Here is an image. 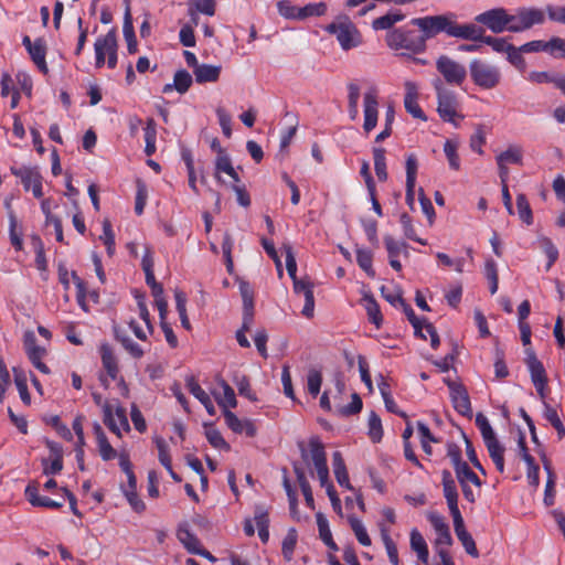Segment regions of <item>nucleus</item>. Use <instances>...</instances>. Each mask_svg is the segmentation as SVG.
Listing matches in <instances>:
<instances>
[{"instance_id": "nucleus-11", "label": "nucleus", "mask_w": 565, "mask_h": 565, "mask_svg": "<svg viewBox=\"0 0 565 565\" xmlns=\"http://www.w3.org/2000/svg\"><path fill=\"white\" fill-rule=\"evenodd\" d=\"M441 484L444 497L447 501L448 509L454 519H458L461 515V512L458 508V490L456 482L449 470H443L441 472Z\"/></svg>"}, {"instance_id": "nucleus-19", "label": "nucleus", "mask_w": 565, "mask_h": 565, "mask_svg": "<svg viewBox=\"0 0 565 565\" xmlns=\"http://www.w3.org/2000/svg\"><path fill=\"white\" fill-rule=\"evenodd\" d=\"M10 172L20 179V182L26 192L30 191L32 185L38 181L43 180L38 167H11Z\"/></svg>"}, {"instance_id": "nucleus-36", "label": "nucleus", "mask_w": 565, "mask_h": 565, "mask_svg": "<svg viewBox=\"0 0 565 565\" xmlns=\"http://www.w3.org/2000/svg\"><path fill=\"white\" fill-rule=\"evenodd\" d=\"M8 218L10 243L17 250H21L23 247L22 228L19 226L17 215L12 210L8 212Z\"/></svg>"}, {"instance_id": "nucleus-61", "label": "nucleus", "mask_w": 565, "mask_h": 565, "mask_svg": "<svg viewBox=\"0 0 565 565\" xmlns=\"http://www.w3.org/2000/svg\"><path fill=\"white\" fill-rule=\"evenodd\" d=\"M406 183L416 184L418 160L416 154L408 153L405 161Z\"/></svg>"}, {"instance_id": "nucleus-53", "label": "nucleus", "mask_w": 565, "mask_h": 565, "mask_svg": "<svg viewBox=\"0 0 565 565\" xmlns=\"http://www.w3.org/2000/svg\"><path fill=\"white\" fill-rule=\"evenodd\" d=\"M455 472L459 483L470 482L477 487L482 484L480 478L470 469L467 462L461 465Z\"/></svg>"}, {"instance_id": "nucleus-25", "label": "nucleus", "mask_w": 565, "mask_h": 565, "mask_svg": "<svg viewBox=\"0 0 565 565\" xmlns=\"http://www.w3.org/2000/svg\"><path fill=\"white\" fill-rule=\"evenodd\" d=\"M186 387L190 393L200 401V403L205 407L209 415H215V407L210 397V395L200 386L194 376H189L186 379Z\"/></svg>"}, {"instance_id": "nucleus-16", "label": "nucleus", "mask_w": 565, "mask_h": 565, "mask_svg": "<svg viewBox=\"0 0 565 565\" xmlns=\"http://www.w3.org/2000/svg\"><path fill=\"white\" fill-rule=\"evenodd\" d=\"M450 36L460 38L473 42H482L486 35L484 30L482 28L477 26L473 23L458 24L456 23V19H454Z\"/></svg>"}, {"instance_id": "nucleus-5", "label": "nucleus", "mask_w": 565, "mask_h": 565, "mask_svg": "<svg viewBox=\"0 0 565 565\" xmlns=\"http://www.w3.org/2000/svg\"><path fill=\"white\" fill-rule=\"evenodd\" d=\"M469 73L473 84L481 89H493L501 82L499 67L479 58H473L469 63Z\"/></svg>"}, {"instance_id": "nucleus-26", "label": "nucleus", "mask_w": 565, "mask_h": 565, "mask_svg": "<svg viewBox=\"0 0 565 565\" xmlns=\"http://www.w3.org/2000/svg\"><path fill=\"white\" fill-rule=\"evenodd\" d=\"M527 370L530 372L533 385L541 383H548L545 367L543 363L536 358L534 352L527 354L525 359Z\"/></svg>"}, {"instance_id": "nucleus-57", "label": "nucleus", "mask_w": 565, "mask_h": 565, "mask_svg": "<svg viewBox=\"0 0 565 565\" xmlns=\"http://www.w3.org/2000/svg\"><path fill=\"white\" fill-rule=\"evenodd\" d=\"M223 397L217 398L218 405L224 409L234 408L237 405L234 390L226 383L222 382Z\"/></svg>"}, {"instance_id": "nucleus-12", "label": "nucleus", "mask_w": 565, "mask_h": 565, "mask_svg": "<svg viewBox=\"0 0 565 565\" xmlns=\"http://www.w3.org/2000/svg\"><path fill=\"white\" fill-rule=\"evenodd\" d=\"M427 519L436 533L435 545L438 548H447L452 544L450 529L445 518L437 512H430Z\"/></svg>"}, {"instance_id": "nucleus-56", "label": "nucleus", "mask_w": 565, "mask_h": 565, "mask_svg": "<svg viewBox=\"0 0 565 565\" xmlns=\"http://www.w3.org/2000/svg\"><path fill=\"white\" fill-rule=\"evenodd\" d=\"M233 168L234 167L232 164V160L226 151L216 156L215 178L217 179V181H222L221 175H220L222 172L223 173L233 172Z\"/></svg>"}, {"instance_id": "nucleus-15", "label": "nucleus", "mask_w": 565, "mask_h": 565, "mask_svg": "<svg viewBox=\"0 0 565 565\" xmlns=\"http://www.w3.org/2000/svg\"><path fill=\"white\" fill-rule=\"evenodd\" d=\"M292 284L294 291L296 294H302L305 297L302 315L307 318H311L315 311L313 284L308 278H298L294 280Z\"/></svg>"}, {"instance_id": "nucleus-23", "label": "nucleus", "mask_w": 565, "mask_h": 565, "mask_svg": "<svg viewBox=\"0 0 565 565\" xmlns=\"http://www.w3.org/2000/svg\"><path fill=\"white\" fill-rule=\"evenodd\" d=\"M93 431L96 437L99 455L104 461L113 460L117 457L116 449L108 441L102 426L98 423L93 425Z\"/></svg>"}, {"instance_id": "nucleus-29", "label": "nucleus", "mask_w": 565, "mask_h": 565, "mask_svg": "<svg viewBox=\"0 0 565 565\" xmlns=\"http://www.w3.org/2000/svg\"><path fill=\"white\" fill-rule=\"evenodd\" d=\"M192 76L185 70H179L175 72L172 84H166L162 92L168 94L175 89L180 94H184L189 90L192 85Z\"/></svg>"}, {"instance_id": "nucleus-47", "label": "nucleus", "mask_w": 565, "mask_h": 565, "mask_svg": "<svg viewBox=\"0 0 565 565\" xmlns=\"http://www.w3.org/2000/svg\"><path fill=\"white\" fill-rule=\"evenodd\" d=\"M349 523L358 542L363 546H370L372 541L362 521L352 515L349 516Z\"/></svg>"}, {"instance_id": "nucleus-3", "label": "nucleus", "mask_w": 565, "mask_h": 565, "mask_svg": "<svg viewBox=\"0 0 565 565\" xmlns=\"http://www.w3.org/2000/svg\"><path fill=\"white\" fill-rule=\"evenodd\" d=\"M386 44L392 50H405L412 54L423 53L426 43L420 33L415 30L394 29L386 34Z\"/></svg>"}, {"instance_id": "nucleus-50", "label": "nucleus", "mask_w": 565, "mask_h": 565, "mask_svg": "<svg viewBox=\"0 0 565 565\" xmlns=\"http://www.w3.org/2000/svg\"><path fill=\"white\" fill-rule=\"evenodd\" d=\"M399 223L402 225L404 235L406 238L417 242L420 245H427V241L416 235V230L413 225V220L407 213H402L399 216Z\"/></svg>"}, {"instance_id": "nucleus-59", "label": "nucleus", "mask_w": 565, "mask_h": 565, "mask_svg": "<svg viewBox=\"0 0 565 565\" xmlns=\"http://www.w3.org/2000/svg\"><path fill=\"white\" fill-rule=\"evenodd\" d=\"M522 161V153L516 148H509L505 151L501 152L497 157V163L498 166H503L508 163H515L519 164Z\"/></svg>"}, {"instance_id": "nucleus-4", "label": "nucleus", "mask_w": 565, "mask_h": 565, "mask_svg": "<svg viewBox=\"0 0 565 565\" xmlns=\"http://www.w3.org/2000/svg\"><path fill=\"white\" fill-rule=\"evenodd\" d=\"M309 448H310V456H311L313 466L317 470L318 479L320 481V486L322 488H326L327 494L330 500L332 498H338L339 495L334 489V486L329 480V468L327 465V454L324 450V446L318 436L310 437Z\"/></svg>"}, {"instance_id": "nucleus-60", "label": "nucleus", "mask_w": 565, "mask_h": 565, "mask_svg": "<svg viewBox=\"0 0 565 565\" xmlns=\"http://www.w3.org/2000/svg\"><path fill=\"white\" fill-rule=\"evenodd\" d=\"M43 473L45 476L58 475L63 469V457L55 456V458L42 460Z\"/></svg>"}, {"instance_id": "nucleus-1", "label": "nucleus", "mask_w": 565, "mask_h": 565, "mask_svg": "<svg viewBox=\"0 0 565 565\" xmlns=\"http://www.w3.org/2000/svg\"><path fill=\"white\" fill-rule=\"evenodd\" d=\"M324 31L334 35L343 51H350L362 45L363 36L355 23L347 14H339L324 26Z\"/></svg>"}, {"instance_id": "nucleus-63", "label": "nucleus", "mask_w": 565, "mask_h": 565, "mask_svg": "<svg viewBox=\"0 0 565 565\" xmlns=\"http://www.w3.org/2000/svg\"><path fill=\"white\" fill-rule=\"evenodd\" d=\"M297 544V534L291 530L282 541L281 552L286 561H291Z\"/></svg>"}, {"instance_id": "nucleus-45", "label": "nucleus", "mask_w": 565, "mask_h": 565, "mask_svg": "<svg viewBox=\"0 0 565 565\" xmlns=\"http://www.w3.org/2000/svg\"><path fill=\"white\" fill-rule=\"evenodd\" d=\"M367 428H369L367 435H369L370 439L374 444L380 443L383 438V427H382V420L375 412H371L369 415Z\"/></svg>"}, {"instance_id": "nucleus-7", "label": "nucleus", "mask_w": 565, "mask_h": 565, "mask_svg": "<svg viewBox=\"0 0 565 565\" xmlns=\"http://www.w3.org/2000/svg\"><path fill=\"white\" fill-rule=\"evenodd\" d=\"M436 70L443 77V83L460 87L467 78L466 66L448 55H440L436 60Z\"/></svg>"}, {"instance_id": "nucleus-8", "label": "nucleus", "mask_w": 565, "mask_h": 565, "mask_svg": "<svg viewBox=\"0 0 565 565\" xmlns=\"http://www.w3.org/2000/svg\"><path fill=\"white\" fill-rule=\"evenodd\" d=\"M475 21L498 34L504 32L514 18L504 8H493L476 15Z\"/></svg>"}, {"instance_id": "nucleus-42", "label": "nucleus", "mask_w": 565, "mask_h": 565, "mask_svg": "<svg viewBox=\"0 0 565 565\" xmlns=\"http://www.w3.org/2000/svg\"><path fill=\"white\" fill-rule=\"evenodd\" d=\"M540 247L547 257V263L545 266L546 271H548L552 266L556 263L558 259V249L556 245L552 242L550 237H541L539 238Z\"/></svg>"}, {"instance_id": "nucleus-32", "label": "nucleus", "mask_w": 565, "mask_h": 565, "mask_svg": "<svg viewBox=\"0 0 565 565\" xmlns=\"http://www.w3.org/2000/svg\"><path fill=\"white\" fill-rule=\"evenodd\" d=\"M32 61L38 66V68L46 74L49 72L47 64L45 61L46 56V45L43 39H35L34 45L31 47V51H28Z\"/></svg>"}, {"instance_id": "nucleus-35", "label": "nucleus", "mask_w": 565, "mask_h": 565, "mask_svg": "<svg viewBox=\"0 0 565 565\" xmlns=\"http://www.w3.org/2000/svg\"><path fill=\"white\" fill-rule=\"evenodd\" d=\"M380 532L390 563L392 565H399L397 545L391 537L390 529H387L384 524H380Z\"/></svg>"}, {"instance_id": "nucleus-14", "label": "nucleus", "mask_w": 565, "mask_h": 565, "mask_svg": "<svg viewBox=\"0 0 565 565\" xmlns=\"http://www.w3.org/2000/svg\"><path fill=\"white\" fill-rule=\"evenodd\" d=\"M364 107V124L363 128L366 132H370L376 127L379 116V102L377 92L375 88L369 89L363 97Z\"/></svg>"}, {"instance_id": "nucleus-37", "label": "nucleus", "mask_w": 565, "mask_h": 565, "mask_svg": "<svg viewBox=\"0 0 565 565\" xmlns=\"http://www.w3.org/2000/svg\"><path fill=\"white\" fill-rule=\"evenodd\" d=\"M24 345L29 360L32 364L42 361V358L45 354V349L36 344V339L33 332L25 333Z\"/></svg>"}, {"instance_id": "nucleus-27", "label": "nucleus", "mask_w": 565, "mask_h": 565, "mask_svg": "<svg viewBox=\"0 0 565 565\" xmlns=\"http://www.w3.org/2000/svg\"><path fill=\"white\" fill-rule=\"evenodd\" d=\"M107 40H111L114 43H117V35L115 29H111L107 32V34L97 38L94 44L95 49V66L100 68L106 63V56L108 55V51L105 46V42Z\"/></svg>"}, {"instance_id": "nucleus-13", "label": "nucleus", "mask_w": 565, "mask_h": 565, "mask_svg": "<svg viewBox=\"0 0 565 565\" xmlns=\"http://www.w3.org/2000/svg\"><path fill=\"white\" fill-rule=\"evenodd\" d=\"M445 382L450 390L454 408L463 416H470L471 403L467 390L461 384L450 380H446Z\"/></svg>"}, {"instance_id": "nucleus-51", "label": "nucleus", "mask_w": 565, "mask_h": 565, "mask_svg": "<svg viewBox=\"0 0 565 565\" xmlns=\"http://www.w3.org/2000/svg\"><path fill=\"white\" fill-rule=\"evenodd\" d=\"M384 244L388 254V258H397L401 253H404L405 256H408V245L406 243L397 242L391 235H386L384 236Z\"/></svg>"}, {"instance_id": "nucleus-54", "label": "nucleus", "mask_w": 565, "mask_h": 565, "mask_svg": "<svg viewBox=\"0 0 565 565\" xmlns=\"http://www.w3.org/2000/svg\"><path fill=\"white\" fill-rule=\"evenodd\" d=\"M322 384L321 371L317 369H310L307 375V388L312 397L318 396Z\"/></svg>"}, {"instance_id": "nucleus-55", "label": "nucleus", "mask_w": 565, "mask_h": 565, "mask_svg": "<svg viewBox=\"0 0 565 565\" xmlns=\"http://www.w3.org/2000/svg\"><path fill=\"white\" fill-rule=\"evenodd\" d=\"M154 444H156V447H157L158 452H159V461H160V463L168 471H171L172 460H171V456H170V451H169V446H168L167 441L163 438L158 437V438L154 439Z\"/></svg>"}, {"instance_id": "nucleus-44", "label": "nucleus", "mask_w": 565, "mask_h": 565, "mask_svg": "<svg viewBox=\"0 0 565 565\" xmlns=\"http://www.w3.org/2000/svg\"><path fill=\"white\" fill-rule=\"evenodd\" d=\"M516 210L520 220L526 225L533 224V213L529 200L524 193L516 195Z\"/></svg>"}, {"instance_id": "nucleus-21", "label": "nucleus", "mask_w": 565, "mask_h": 565, "mask_svg": "<svg viewBox=\"0 0 565 565\" xmlns=\"http://www.w3.org/2000/svg\"><path fill=\"white\" fill-rule=\"evenodd\" d=\"M239 292L243 299L244 327L254 322V291L247 281L239 282Z\"/></svg>"}, {"instance_id": "nucleus-43", "label": "nucleus", "mask_w": 565, "mask_h": 565, "mask_svg": "<svg viewBox=\"0 0 565 565\" xmlns=\"http://www.w3.org/2000/svg\"><path fill=\"white\" fill-rule=\"evenodd\" d=\"M328 6L326 2L308 3L299 7L297 10V20H305L309 17H322L327 13Z\"/></svg>"}, {"instance_id": "nucleus-64", "label": "nucleus", "mask_w": 565, "mask_h": 565, "mask_svg": "<svg viewBox=\"0 0 565 565\" xmlns=\"http://www.w3.org/2000/svg\"><path fill=\"white\" fill-rule=\"evenodd\" d=\"M238 394L241 396H244L248 398L252 402L257 401L256 394L252 391L250 383L247 376L243 375L241 377H237L235 381Z\"/></svg>"}, {"instance_id": "nucleus-17", "label": "nucleus", "mask_w": 565, "mask_h": 565, "mask_svg": "<svg viewBox=\"0 0 565 565\" xmlns=\"http://www.w3.org/2000/svg\"><path fill=\"white\" fill-rule=\"evenodd\" d=\"M405 87L406 94L404 97V106L406 111L411 114L414 118L426 120L427 117L425 116V113L423 111L418 104L417 86L412 82H407L405 84Z\"/></svg>"}, {"instance_id": "nucleus-2", "label": "nucleus", "mask_w": 565, "mask_h": 565, "mask_svg": "<svg viewBox=\"0 0 565 565\" xmlns=\"http://www.w3.org/2000/svg\"><path fill=\"white\" fill-rule=\"evenodd\" d=\"M433 85L437 95V111L440 118L444 121L458 126V121L463 119V116L459 114V102L456 94L452 90L446 88L440 78L435 79Z\"/></svg>"}, {"instance_id": "nucleus-10", "label": "nucleus", "mask_w": 565, "mask_h": 565, "mask_svg": "<svg viewBox=\"0 0 565 565\" xmlns=\"http://www.w3.org/2000/svg\"><path fill=\"white\" fill-rule=\"evenodd\" d=\"M514 21H519L520 25H511L510 32H522L531 29L535 24H542L545 21L544 12L537 8H520L513 15Z\"/></svg>"}, {"instance_id": "nucleus-62", "label": "nucleus", "mask_w": 565, "mask_h": 565, "mask_svg": "<svg viewBox=\"0 0 565 565\" xmlns=\"http://www.w3.org/2000/svg\"><path fill=\"white\" fill-rule=\"evenodd\" d=\"M363 407L362 398L359 394L353 393L351 402L338 409V413L342 416H351L361 412Z\"/></svg>"}, {"instance_id": "nucleus-20", "label": "nucleus", "mask_w": 565, "mask_h": 565, "mask_svg": "<svg viewBox=\"0 0 565 565\" xmlns=\"http://www.w3.org/2000/svg\"><path fill=\"white\" fill-rule=\"evenodd\" d=\"M454 529L458 540L461 542L465 551L472 557H478L479 552L471 534L466 530L463 518L454 519Z\"/></svg>"}, {"instance_id": "nucleus-48", "label": "nucleus", "mask_w": 565, "mask_h": 565, "mask_svg": "<svg viewBox=\"0 0 565 565\" xmlns=\"http://www.w3.org/2000/svg\"><path fill=\"white\" fill-rule=\"evenodd\" d=\"M458 142L452 139H447L444 143V152L448 160L450 169L458 171L460 169V158L458 154Z\"/></svg>"}, {"instance_id": "nucleus-58", "label": "nucleus", "mask_w": 565, "mask_h": 565, "mask_svg": "<svg viewBox=\"0 0 565 565\" xmlns=\"http://www.w3.org/2000/svg\"><path fill=\"white\" fill-rule=\"evenodd\" d=\"M234 246V241L230 233H225L222 242V252L225 259L226 269L230 274L233 273L234 264L232 258V249Z\"/></svg>"}, {"instance_id": "nucleus-18", "label": "nucleus", "mask_w": 565, "mask_h": 565, "mask_svg": "<svg viewBox=\"0 0 565 565\" xmlns=\"http://www.w3.org/2000/svg\"><path fill=\"white\" fill-rule=\"evenodd\" d=\"M26 500L30 502L32 507H41L57 510L61 509L64 503L60 501H55L49 497H42L39 494V488L34 483H29L24 491Z\"/></svg>"}, {"instance_id": "nucleus-34", "label": "nucleus", "mask_w": 565, "mask_h": 565, "mask_svg": "<svg viewBox=\"0 0 565 565\" xmlns=\"http://www.w3.org/2000/svg\"><path fill=\"white\" fill-rule=\"evenodd\" d=\"M193 73L199 84L213 83L220 78L221 66L200 64Z\"/></svg>"}, {"instance_id": "nucleus-40", "label": "nucleus", "mask_w": 565, "mask_h": 565, "mask_svg": "<svg viewBox=\"0 0 565 565\" xmlns=\"http://www.w3.org/2000/svg\"><path fill=\"white\" fill-rule=\"evenodd\" d=\"M364 308L366 310L369 320L380 328L383 323V316L381 313L380 306L372 295H365L363 298Z\"/></svg>"}, {"instance_id": "nucleus-38", "label": "nucleus", "mask_w": 565, "mask_h": 565, "mask_svg": "<svg viewBox=\"0 0 565 565\" xmlns=\"http://www.w3.org/2000/svg\"><path fill=\"white\" fill-rule=\"evenodd\" d=\"M490 458L492 459L497 470L500 473L504 472V447L498 439L484 444Z\"/></svg>"}, {"instance_id": "nucleus-30", "label": "nucleus", "mask_w": 565, "mask_h": 565, "mask_svg": "<svg viewBox=\"0 0 565 565\" xmlns=\"http://www.w3.org/2000/svg\"><path fill=\"white\" fill-rule=\"evenodd\" d=\"M124 38L127 42V51L129 54H136L138 51V42L135 34V29L132 24V17L130 12V7L127 6L125 10L124 17V25H122Z\"/></svg>"}, {"instance_id": "nucleus-52", "label": "nucleus", "mask_w": 565, "mask_h": 565, "mask_svg": "<svg viewBox=\"0 0 565 565\" xmlns=\"http://www.w3.org/2000/svg\"><path fill=\"white\" fill-rule=\"evenodd\" d=\"M356 263L361 269L371 278L375 277V270L373 269V254L367 249L356 250Z\"/></svg>"}, {"instance_id": "nucleus-28", "label": "nucleus", "mask_w": 565, "mask_h": 565, "mask_svg": "<svg viewBox=\"0 0 565 565\" xmlns=\"http://www.w3.org/2000/svg\"><path fill=\"white\" fill-rule=\"evenodd\" d=\"M332 467L334 477L340 487L351 490L352 486L350 483L349 473L342 454L340 451H334L332 454Z\"/></svg>"}, {"instance_id": "nucleus-31", "label": "nucleus", "mask_w": 565, "mask_h": 565, "mask_svg": "<svg viewBox=\"0 0 565 565\" xmlns=\"http://www.w3.org/2000/svg\"><path fill=\"white\" fill-rule=\"evenodd\" d=\"M177 537L191 554H194V551H199L201 547L200 540L190 531L188 524L179 525L177 530Z\"/></svg>"}, {"instance_id": "nucleus-41", "label": "nucleus", "mask_w": 565, "mask_h": 565, "mask_svg": "<svg viewBox=\"0 0 565 565\" xmlns=\"http://www.w3.org/2000/svg\"><path fill=\"white\" fill-rule=\"evenodd\" d=\"M405 19V15L401 12H388L385 15L376 18L372 22V28L375 31L390 30L395 23L401 22Z\"/></svg>"}, {"instance_id": "nucleus-9", "label": "nucleus", "mask_w": 565, "mask_h": 565, "mask_svg": "<svg viewBox=\"0 0 565 565\" xmlns=\"http://www.w3.org/2000/svg\"><path fill=\"white\" fill-rule=\"evenodd\" d=\"M104 424L107 428L121 437V431H129L130 426L126 415V409L119 405L114 407L113 404L105 402L103 405Z\"/></svg>"}, {"instance_id": "nucleus-46", "label": "nucleus", "mask_w": 565, "mask_h": 565, "mask_svg": "<svg viewBox=\"0 0 565 565\" xmlns=\"http://www.w3.org/2000/svg\"><path fill=\"white\" fill-rule=\"evenodd\" d=\"M544 418L555 428L558 438L565 437V426L563 425L557 411L550 404L544 402Z\"/></svg>"}, {"instance_id": "nucleus-39", "label": "nucleus", "mask_w": 565, "mask_h": 565, "mask_svg": "<svg viewBox=\"0 0 565 565\" xmlns=\"http://www.w3.org/2000/svg\"><path fill=\"white\" fill-rule=\"evenodd\" d=\"M373 159H374V170L377 179L381 182L387 180V169H386V151L382 147H374L373 150Z\"/></svg>"}, {"instance_id": "nucleus-49", "label": "nucleus", "mask_w": 565, "mask_h": 565, "mask_svg": "<svg viewBox=\"0 0 565 565\" xmlns=\"http://www.w3.org/2000/svg\"><path fill=\"white\" fill-rule=\"evenodd\" d=\"M32 245L35 252V266L40 271H47V260L44 252V245L40 236L33 235L31 237Z\"/></svg>"}, {"instance_id": "nucleus-6", "label": "nucleus", "mask_w": 565, "mask_h": 565, "mask_svg": "<svg viewBox=\"0 0 565 565\" xmlns=\"http://www.w3.org/2000/svg\"><path fill=\"white\" fill-rule=\"evenodd\" d=\"M454 19H456V15L454 13H448L415 18L411 22L420 29L423 32L420 34L426 43L428 39H431L439 33H446L450 36Z\"/></svg>"}, {"instance_id": "nucleus-24", "label": "nucleus", "mask_w": 565, "mask_h": 565, "mask_svg": "<svg viewBox=\"0 0 565 565\" xmlns=\"http://www.w3.org/2000/svg\"><path fill=\"white\" fill-rule=\"evenodd\" d=\"M114 337L116 341H118L122 348L129 353L134 359H141L145 354L143 349L136 343L121 328L115 326L114 327Z\"/></svg>"}, {"instance_id": "nucleus-22", "label": "nucleus", "mask_w": 565, "mask_h": 565, "mask_svg": "<svg viewBox=\"0 0 565 565\" xmlns=\"http://www.w3.org/2000/svg\"><path fill=\"white\" fill-rule=\"evenodd\" d=\"M99 353L103 367L105 369L110 380L115 381L118 377L119 367L113 348L108 343H103L99 347Z\"/></svg>"}, {"instance_id": "nucleus-33", "label": "nucleus", "mask_w": 565, "mask_h": 565, "mask_svg": "<svg viewBox=\"0 0 565 565\" xmlns=\"http://www.w3.org/2000/svg\"><path fill=\"white\" fill-rule=\"evenodd\" d=\"M409 536L411 548L417 554L418 559L426 564L429 551L424 536L417 529H413Z\"/></svg>"}]
</instances>
